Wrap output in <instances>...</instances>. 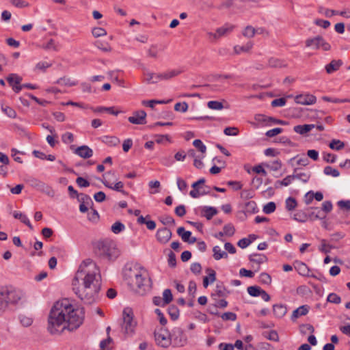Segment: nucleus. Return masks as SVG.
<instances>
[{
  "label": "nucleus",
  "mask_w": 350,
  "mask_h": 350,
  "mask_svg": "<svg viewBox=\"0 0 350 350\" xmlns=\"http://www.w3.org/2000/svg\"><path fill=\"white\" fill-rule=\"evenodd\" d=\"M73 291L85 304L96 301L101 287L99 268L91 259L83 260L72 281Z\"/></svg>",
  "instance_id": "1"
},
{
  "label": "nucleus",
  "mask_w": 350,
  "mask_h": 350,
  "mask_svg": "<svg viewBox=\"0 0 350 350\" xmlns=\"http://www.w3.org/2000/svg\"><path fill=\"white\" fill-rule=\"evenodd\" d=\"M84 320L83 308H76L68 299L56 301L52 307L48 319V331L51 334L62 333L64 330L78 329Z\"/></svg>",
  "instance_id": "2"
},
{
  "label": "nucleus",
  "mask_w": 350,
  "mask_h": 350,
  "mask_svg": "<svg viewBox=\"0 0 350 350\" xmlns=\"http://www.w3.org/2000/svg\"><path fill=\"white\" fill-rule=\"evenodd\" d=\"M123 277L130 289L139 295H145L152 287L148 271L138 264L129 267H126Z\"/></svg>",
  "instance_id": "3"
},
{
  "label": "nucleus",
  "mask_w": 350,
  "mask_h": 350,
  "mask_svg": "<svg viewBox=\"0 0 350 350\" xmlns=\"http://www.w3.org/2000/svg\"><path fill=\"white\" fill-rule=\"evenodd\" d=\"M94 251L96 255L107 260L116 259L119 256L115 242L110 239L97 241L94 245Z\"/></svg>",
  "instance_id": "4"
},
{
  "label": "nucleus",
  "mask_w": 350,
  "mask_h": 350,
  "mask_svg": "<svg viewBox=\"0 0 350 350\" xmlns=\"http://www.w3.org/2000/svg\"><path fill=\"white\" fill-rule=\"evenodd\" d=\"M20 293L17 291L2 288L0 289V315L5 310L9 304H15L21 299Z\"/></svg>",
  "instance_id": "5"
},
{
  "label": "nucleus",
  "mask_w": 350,
  "mask_h": 350,
  "mask_svg": "<svg viewBox=\"0 0 350 350\" xmlns=\"http://www.w3.org/2000/svg\"><path fill=\"white\" fill-rule=\"evenodd\" d=\"M170 338L173 347H183L187 343V336L185 331L179 327H175L171 330Z\"/></svg>",
  "instance_id": "6"
},
{
  "label": "nucleus",
  "mask_w": 350,
  "mask_h": 350,
  "mask_svg": "<svg viewBox=\"0 0 350 350\" xmlns=\"http://www.w3.org/2000/svg\"><path fill=\"white\" fill-rule=\"evenodd\" d=\"M156 344L162 348H168L171 345L170 332L167 329L161 327L154 330Z\"/></svg>",
  "instance_id": "7"
},
{
  "label": "nucleus",
  "mask_w": 350,
  "mask_h": 350,
  "mask_svg": "<svg viewBox=\"0 0 350 350\" xmlns=\"http://www.w3.org/2000/svg\"><path fill=\"white\" fill-rule=\"evenodd\" d=\"M305 44L306 47H310L315 50L321 49L325 51H327L331 49V45L326 42L321 36L308 38Z\"/></svg>",
  "instance_id": "8"
},
{
  "label": "nucleus",
  "mask_w": 350,
  "mask_h": 350,
  "mask_svg": "<svg viewBox=\"0 0 350 350\" xmlns=\"http://www.w3.org/2000/svg\"><path fill=\"white\" fill-rule=\"evenodd\" d=\"M123 325L126 334H133L136 326V322L133 320V312L131 308H125L123 310Z\"/></svg>",
  "instance_id": "9"
},
{
  "label": "nucleus",
  "mask_w": 350,
  "mask_h": 350,
  "mask_svg": "<svg viewBox=\"0 0 350 350\" xmlns=\"http://www.w3.org/2000/svg\"><path fill=\"white\" fill-rule=\"evenodd\" d=\"M29 183L31 187L48 196H53L54 195L53 190L47 184L37 178H31L29 180Z\"/></svg>",
  "instance_id": "10"
},
{
  "label": "nucleus",
  "mask_w": 350,
  "mask_h": 350,
  "mask_svg": "<svg viewBox=\"0 0 350 350\" xmlns=\"http://www.w3.org/2000/svg\"><path fill=\"white\" fill-rule=\"evenodd\" d=\"M234 28V25L229 23H226L224 26L217 28L215 33L208 32V35L209 36V38H213V40H217L219 38L232 32Z\"/></svg>",
  "instance_id": "11"
},
{
  "label": "nucleus",
  "mask_w": 350,
  "mask_h": 350,
  "mask_svg": "<svg viewBox=\"0 0 350 350\" xmlns=\"http://www.w3.org/2000/svg\"><path fill=\"white\" fill-rule=\"evenodd\" d=\"M23 79L17 74H10L7 77V81L10 86H12L13 91L15 93H19L23 88V84L21 82Z\"/></svg>",
  "instance_id": "12"
},
{
  "label": "nucleus",
  "mask_w": 350,
  "mask_h": 350,
  "mask_svg": "<svg viewBox=\"0 0 350 350\" xmlns=\"http://www.w3.org/2000/svg\"><path fill=\"white\" fill-rule=\"evenodd\" d=\"M172 235V231L164 227L157 230L156 238L161 244H166L170 240Z\"/></svg>",
  "instance_id": "13"
},
{
  "label": "nucleus",
  "mask_w": 350,
  "mask_h": 350,
  "mask_svg": "<svg viewBox=\"0 0 350 350\" xmlns=\"http://www.w3.org/2000/svg\"><path fill=\"white\" fill-rule=\"evenodd\" d=\"M295 101L297 104L310 105L317 102L315 96L310 94H299L295 96Z\"/></svg>",
  "instance_id": "14"
},
{
  "label": "nucleus",
  "mask_w": 350,
  "mask_h": 350,
  "mask_svg": "<svg viewBox=\"0 0 350 350\" xmlns=\"http://www.w3.org/2000/svg\"><path fill=\"white\" fill-rule=\"evenodd\" d=\"M146 113L144 110L137 111L133 113V116L129 117V122L135 124H146Z\"/></svg>",
  "instance_id": "15"
},
{
  "label": "nucleus",
  "mask_w": 350,
  "mask_h": 350,
  "mask_svg": "<svg viewBox=\"0 0 350 350\" xmlns=\"http://www.w3.org/2000/svg\"><path fill=\"white\" fill-rule=\"evenodd\" d=\"M74 152L83 159H89L93 155L92 149L86 145H83L77 148Z\"/></svg>",
  "instance_id": "16"
},
{
  "label": "nucleus",
  "mask_w": 350,
  "mask_h": 350,
  "mask_svg": "<svg viewBox=\"0 0 350 350\" xmlns=\"http://www.w3.org/2000/svg\"><path fill=\"white\" fill-rule=\"evenodd\" d=\"M308 219L310 218L311 220L323 219L326 217L325 214L322 213V211L318 207L308 208Z\"/></svg>",
  "instance_id": "17"
},
{
  "label": "nucleus",
  "mask_w": 350,
  "mask_h": 350,
  "mask_svg": "<svg viewBox=\"0 0 350 350\" xmlns=\"http://www.w3.org/2000/svg\"><path fill=\"white\" fill-rule=\"evenodd\" d=\"M310 307L308 305H303L293 310L291 319L295 321L297 319L301 316L306 315L309 312Z\"/></svg>",
  "instance_id": "18"
},
{
  "label": "nucleus",
  "mask_w": 350,
  "mask_h": 350,
  "mask_svg": "<svg viewBox=\"0 0 350 350\" xmlns=\"http://www.w3.org/2000/svg\"><path fill=\"white\" fill-rule=\"evenodd\" d=\"M273 312L275 317L282 318L287 312V308L286 305L282 304H277L273 306Z\"/></svg>",
  "instance_id": "19"
},
{
  "label": "nucleus",
  "mask_w": 350,
  "mask_h": 350,
  "mask_svg": "<svg viewBox=\"0 0 350 350\" xmlns=\"http://www.w3.org/2000/svg\"><path fill=\"white\" fill-rule=\"evenodd\" d=\"M217 212L215 207L204 206L202 208L201 215L206 217L207 220H211L214 215L217 214Z\"/></svg>",
  "instance_id": "20"
},
{
  "label": "nucleus",
  "mask_w": 350,
  "mask_h": 350,
  "mask_svg": "<svg viewBox=\"0 0 350 350\" xmlns=\"http://www.w3.org/2000/svg\"><path fill=\"white\" fill-rule=\"evenodd\" d=\"M295 269L299 275L309 276L310 269L306 263L301 261H296L295 262Z\"/></svg>",
  "instance_id": "21"
},
{
  "label": "nucleus",
  "mask_w": 350,
  "mask_h": 350,
  "mask_svg": "<svg viewBox=\"0 0 350 350\" xmlns=\"http://www.w3.org/2000/svg\"><path fill=\"white\" fill-rule=\"evenodd\" d=\"M258 211V208L254 201H249L244 204L243 212L245 215L254 214Z\"/></svg>",
  "instance_id": "22"
},
{
  "label": "nucleus",
  "mask_w": 350,
  "mask_h": 350,
  "mask_svg": "<svg viewBox=\"0 0 350 350\" xmlns=\"http://www.w3.org/2000/svg\"><path fill=\"white\" fill-rule=\"evenodd\" d=\"M298 168H295L293 172V175L295 177V179H299L304 183H307L310 177H311V173L310 172H298Z\"/></svg>",
  "instance_id": "23"
},
{
  "label": "nucleus",
  "mask_w": 350,
  "mask_h": 350,
  "mask_svg": "<svg viewBox=\"0 0 350 350\" xmlns=\"http://www.w3.org/2000/svg\"><path fill=\"white\" fill-rule=\"evenodd\" d=\"M101 181L105 187H107L109 189H111L113 190H115L116 191L121 192L124 195L127 194V192H126L124 190H123L124 184L122 182H121V181L117 182L113 186H112L111 184H110L109 182H107L105 180H102Z\"/></svg>",
  "instance_id": "24"
},
{
  "label": "nucleus",
  "mask_w": 350,
  "mask_h": 350,
  "mask_svg": "<svg viewBox=\"0 0 350 350\" xmlns=\"http://www.w3.org/2000/svg\"><path fill=\"white\" fill-rule=\"evenodd\" d=\"M342 62L340 59L338 60H332L329 64L325 66L326 72L328 74H331L336 70H338L340 67L342 66Z\"/></svg>",
  "instance_id": "25"
},
{
  "label": "nucleus",
  "mask_w": 350,
  "mask_h": 350,
  "mask_svg": "<svg viewBox=\"0 0 350 350\" xmlns=\"http://www.w3.org/2000/svg\"><path fill=\"white\" fill-rule=\"evenodd\" d=\"M13 216L15 219H19L22 223L27 226L31 230L33 229V226L26 215L21 212L14 211Z\"/></svg>",
  "instance_id": "26"
},
{
  "label": "nucleus",
  "mask_w": 350,
  "mask_h": 350,
  "mask_svg": "<svg viewBox=\"0 0 350 350\" xmlns=\"http://www.w3.org/2000/svg\"><path fill=\"white\" fill-rule=\"evenodd\" d=\"M314 126V124L297 125L294 127V131L300 135H304L310 132Z\"/></svg>",
  "instance_id": "27"
},
{
  "label": "nucleus",
  "mask_w": 350,
  "mask_h": 350,
  "mask_svg": "<svg viewBox=\"0 0 350 350\" xmlns=\"http://www.w3.org/2000/svg\"><path fill=\"white\" fill-rule=\"evenodd\" d=\"M213 258L216 260H219L221 258H228V255L227 252L222 251L219 246L215 245L213 248Z\"/></svg>",
  "instance_id": "28"
},
{
  "label": "nucleus",
  "mask_w": 350,
  "mask_h": 350,
  "mask_svg": "<svg viewBox=\"0 0 350 350\" xmlns=\"http://www.w3.org/2000/svg\"><path fill=\"white\" fill-rule=\"evenodd\" d=\"M229 293L230 292L226 288L222 282L217 284L215 287V295L219 297H226Z\"/></svg>",
  "instance_id": "29"
},
{
  "label": "nucleus",
  "mask_w": 350,
  "mask_h": 350,
  "mask_svg": "<svg viewBox=\"0 0 350 350\" xmlns=\"http://www.w3.org/2000/svg\"><path fill=\"white\" fill-rule=\"evenodd\" d=\"M249 260L251 262H254L258 265H260L264 262L267 261V258L265 255L262 254H252L250 255Z\"/></svg>",
  "instance_id": "30"
},
{
  "label": "nucleus",
  "mask_w": 350,
  "mask_h": 350,
  "mask_svg": "<svg viewBox=\"0 0 350 350\" xmlns=\"http://www.w3.org/2000/svg\"><path fill=\"white\" fill-rule=\"evenodd\" d=\"M94 111L96 113L107 112L114 116H118L120 113V111L115 109L114 107H98L94 109Z\"/></svg>",
  "instance_id": "31"
},
{
  "label": "nucleus",
  "mask_w": 350,
  "mask_h": 350,
  "mask_svg": "<svg viewBox=\"0 0 350 350\" xmlns=\"http://www.w3.org/2000/svg\"><path fill=\"white\" fill-rule=\"evenodd\" d=\"M102 142L109 146H116L120 142V139L115 136H103Z\"/></svg>",
  "instance_id": "32"
},
{
  "label": "nucleus",
  "mask_w": 350,
  "mask_h": 350,
  "mask_svg": "<svg viewBox=\"0 0 350 350\" xmlns=\"http://www.w3.org/2000/svg\"><path fill=\"white\" fill-rule=\"evenodd\" d=\"M318 12L319 14H323L325 17L327 18H331L332 16L338 14V10L328 9L321 5L318 7Z\"/></svg>",
  "instance_id": "33"
},
{
  "label": "nucleus",
  "mask_w": 350,
  "mask_h": 350,
  "mask_svg": "<svg viewBox=\"0 0 350 350\" xmlns=\"http://www.w3.org/2000/svg\"><path fill=\"white\" fill-rule=\"evenodd\" d=\"M268 66L271 68H282L286 66V64L282 59L271 57L268 60Z\"/></svg>",
  "instance_id": "34"
},
{
  "label": "nucleus",
  "mask_w": 350,
  "mask_h": 350,
  "mask_svg": "<svg viewBox=\"0 0 350 350\" xmlns=\"http://www.w3.org/2000/svg\"><path fill=\"white\" fill-rule=\"evenodd\" d=\"M253 42L250 41L247 42L245 45L243 46H239L237 45L234 47V51L235 53L240 54L242 52H247L249 51L252 47H253Z\"/></svg>",
  "instance_id": "35"
},
{
  "label": "nucleus",
  "mask_w": 350,
  "mask_h": 350,
  "mask_svg": "<svg viewBox=\"0 0 350 350\" xmlns=\"http://www.w3.org/2000/svg\"><path fill=\"white\" fill-rule=\"evenodd\" d=\"M295 180V177L293 174L292 175L286 176L284 179L282 180H277L275 182V187H278L279 186H288L291 183Z\"/></svg>",
  "instance_id": "36"
},
{
  "label": "nucleus",
  "mask_w": 350,
  "mask_h": 350,
  "mask_svg": "<svg viewBox=\"0 0 350 350\" xmlns=\"http://www.w3.org/2000/svg\"><path fill=\"white\" fill-rule=\"evenodd\" d=\"M57 84L62 85H66L68 87L75 86L77 85V81L71 80L70 78L64 77L62 78H59L57 82Z\"/></svg>",
  "instance_id": "37"
},
{
  "label": "nucleus",
  "mask_w": 350,
  "mask_h": 350,
  "mask_svg": "<svg viewBox=\"0 0 350 350\" xmlns=\"http://www.w3.org/2000/svg\"><path fill=\"white\" fill-rule=\"evenodd\" d=\"M168 314L173 321H176L179 317V309L174 305H172L168 308Z\"/></svg>",
  "instance_id": "38"
},
{
  "label": "nucleus",
  "mask_w": 350,
  "mask_h": 350,
  "mask_svg": "<svg viewBox=\"0 0 350 350\" xmlns=\"http://www.w3.org/2000/svg\"><path fill=\"white\" fill-rule=\"evenodd\" d=\"M180 73H181V71L177 70H167L166 72H164L161 73L163 81V80H169V79L178 75Z\"/></svg>",
  "instance_id": "39"
},
{
  "label": "nucleus",
  "mask_w": 350,
  "mask_h": 350,
  "mask_svg": "<svg viewBox=\"0 0 350 350\" xmlns=\"http://www.w3.org/2000/svg\"><path fill=\"white\" fill-rule=\"evenodd\" d=\"M248 294L252 297H258L260 295L262 288L258 286H250L247 288Z\"/></svg>",
  "instance_id": "40"
},
{
  "label": "nucleus",
  "mask_w": 350,
  "mask_h": 350,
  "mask_svg": "<svg viewBox=\"0 0 350 350\" xmlns=\"http://www.w3.org/2000/svg\"><path fill=\"white\" fill-rule=\"evenodd\" d=\"M163 302L164 303V304L167 305L168 304H170L172 299H173V296H172V291L169 288H167V289H165L163 292Z\"/></svg>",
  "instance_id": "41"
},
{
  "label": "nucleus",
  "mask_w": 350,
  "mask_h": 350,
  "mask_svg": "<svg viewBox=\"0 0 350 350\" xmlns=\"http://www.w3.org/2000/svg\"><path fill=\"white\" fill-rule=\"evenodd\" d=\"M159 220L163 225H171L172 226H175V220L172 216L170 215H162L159 217Z\"/></svg>",
  "instance_id": "42"
},
{
  "label": "nucleus",
  "mask_w": 350,
  "mask_h": 350,
  "mask_svg": "<svg viewBox=\"0 0 350 350\" xmlns=\"http://www.w3.org/2000/svg\"><path fill=\"white\" fill-rule=\"evenodd\" d=\"M242 34L243 36L248 38H253L256 34V29L253 27L252 25H247L243 29Z\"/></svg>",
  "instance_id": "43"
},
{
  "label": "nucleus",
  "mask_w": 350,
  "mask_h": 350,
  "mask_svg": "<svg viewBox=\"0 0 350 350\" xmlns=\"http://www.w3.org/2000/svg\"><path fill=\"white\" fill-rule=\"evenodd\" d=\"M1 110L8 116L9 118H15L16 117V111L7 105H1Z\"/></svg>",
  "instance_id": "44"
},
{
  "label": "nucleus",
  "mask_w": 350,
  "mask_h": 350,
  "mask_svg": "<svg viewBox=\"0 0 350 350\" xmlns=\"http://www.w3.org/2000/svg\"><path fill=\"white\" fill-rule=\"evenodd\" d=\"M323 173L327 176H332L333 177H338L340 175V172L338 170L334 169L329 165L324 167Z\"/></svg>",
  "instance_id": "45"
},
{
  "label": "nucleus",
  "mask_w": 350,
  "mask_h": 350,
  "mask_svg": "<svg viewBox=\"0 0 350 350\" xmlns=\"http://www.w3.org/2000/svg\"><path fill=\"white\" fill-rule=\"evenodd\" d=\"M329 146L331 149L340 150L345 147V144L339 139H333Z\"/></svg>",
  "instance_id": "46"
},
{
  "label": "nucleus",
  "mask_w": 350,
  "mask_h": 350,
  "mask_svg": "<svg viewBox=\"0 0 350 350\" xmlns=\"http://www.w3.org/2000/svg\"><path fill=\"white\" fill-rule=\"evenodd\" d=\"M77 200L81 203H83L84 204L89 205L90 204H93L92 200L90 196L88 194L85 193H79L77 197Z\"/></svg>",
  "instance_id": "47"
},
{
  "label": "nucleus",
  "mask_w": 350,
  "mask_h": 350,
  "mask_svg": "<svg viewBox=\"0 0 350 350\" xmlns=\"http://www.w3.org/2000/svg\"><path fill=\"white\" fill-rule=\"evenodd\" d=\"M293 219L299 222H305L308 220V215L301 211H299L294 214Z\"/></svg>",
  "instance_id": "48"
},
{
  "label": "nucleus",
  "mask_w": 350,
  "mask_h": 350,
  "mask_svg": "<svg viewBox=\"0 0 350 350\" xmlns=\"http://www.w3.org/2000/svg\"><path fill=\"white\" fill-rule=\"evenodd\" d=\"M193 145L198 149V150L202 153V155H204L206 151V146L200 139H195L193 142Z\"/></svg>",
  "instance_id": "49"
},
{
  "label": "nucleus",
  "mask_w": 350,
  "mask_h": 350,
  "mask_svg": "<svg viewBox=\"0 0 350 350\" xmlns=\"http://www.w3.org/2000/svg\"><path fill=\"white\" fill-rule=\"evenodd\" d=\"M286 208L288 211H293L297 205V201L294 198L288 197L285 202Z\"/></svg>",
  "instance_id": "50"
},
{
  "label": "nucleus",
  "mask_w": 350,
  "mask_h": 350,
  "mask_svg": "<svg viewBox=\"0 0 350 350\" xmlns=\"http://www.w3.org/2000/svg\"><path fill=\"white\" fill-rule=\"evenodd\" d=\"M208 108L215 110H221L224 108L223 103L217 100H211L207 103Z\"/></svg>",
  "instance_id": "51"
},
{
  "label": "nucleus",
  "mask_w": 350,
  "mask_h": 350,
  "mask_svg": "<svg viewBox=\"0 0 350 350\" xmlns=\"http://www.w3.org/2000/svg\"><path fill=\"white\" fill-rule=\"evenodd\" d=\"M125 229V226L120 221H116L111 226V231L114 234H118Z\"/></svg>",
  "instance_id": "52"
},
{
  "label": "nucleus",
  "mask_w": 350,
  "mask_h": 350,
  "mask_svg": "<svg viewBox=\"0 0 350 350\" xmlns=\"http://www.w3.org/2000/svg\"><path fill=\"white\" fill-rule=\"evenodd\" d=\"M276 205L273 202H269L266 204L262 208L263 212L265 214H271L275 211Z\"/></svg>",
  "instance_id": "53"
},
{
  "label": "nucleus",
  "mask_w": 350,
  "mask_h": 350,
  "mask_svg": "<svg viewBox=\"0 0 350 350\" xmlns=\"http://www.w3.org/2000/svg\"><path fill=\"white\" fill-rule=\"evenodd\" d=\"M259 282L264 284H270L271 282V278L269 274L262 272L259 275Z\"/></svg>",
  "instance_id": "54"
},
{
  "label": "nucleus",
  "mask_w": 350,
  "mask_h": 350,
  "mask_svg": "<svg viewBox=\"0 0 350 350\" xmlns=\"http://www.w3.org/2000/svg\"><path fill=\"white\" fill-rule=\"evenodd\" d=\"M223 321H234L237 319V314L232 312H226L220 315Z\"/></svg>",
  "instance_id": "55"
},
{
  "label": "nucleus",
  "mask_w": 350,
  "mask_h": 350,
  "mask_svg": "<svg viewBox=\"0 0 350 350\" xmlns=\"http://www.w3.org/2000/svg\"><path fill=\"white\" fill-rule=\"evenodd\" d=\"M263 336L269 340L279 341V336L275 330H271L269 333H264Z\"/></svg>",
  "instance_id": "56"
},
{
  "label": "nucleus",
  "mask_w": 350,
  "mask_h": 350,
  "mask_svg": "<svg viewBox=\"0 0 350 350\" xmlns=\"http://www.w3.org/2000/svg\"><path fill=\"white\" fill-rule=\"evenodd\" d=\"M223 232L226 236L232 237L235 232V229L232 224H228L224 226Z\"/></svg>",
  "instance_id": "57"
},
{
  "label": "nucleus",
  "mask_w": 350,
  "mask_h": 350,
  "mask_svg": "<svg viewBox=\"0 0 350 350\" xmlns=\"http://www.w3.org/2000/svg\"><path fill=\"white\" fill-rule=\"evenodd\" d=\"M327 301L330 303L338 304L341 302V298L337 294L332 293L328 295Z\"/></svg>",
  "instance_id": "58"
},
{
  "label": "nucleus",
  "mask_w": 350,
  "mask_h": 350,
  "mask_svg": "<svg viewBox=\"0 0 350 350\" xmlns=\"http://www.w3.org/2000/svg\"><path fill=\"white\" fill-rule=\"evenodd\" d=\"M95 46L98 49H99L105 52H108V51H111V47L107 42H103L98 40L96 42Z\"/></svg>",
  "instance_id": "59"
},
{
  "label": "nucleus",
  "mask_w": 350,
  "mask_h": 350,
  "mask_svg": "<svg viewBox=\"0 0 350 350\" xmlns=\"http://www.w3.org/2000/svg\"><path fill=\"white\" fill-rule=\"evenodd\" d=\"M10 3L18 8H23L29 6V3L23 0H10Z\"/></svg>",
  "instance_id": "60"
},
{
  "label": "nucleus",
  "mask_w": 350,
  "mask_h": 350,
  "mask_svg": "<svg viewBox=\"0 0 350 350\" xmlns=\"http://www.w3.org/2000/svg\"><path fill=\"white\" fill-rule=\"evenodd\" d=\"M92 33L95 38L100 37L107 34L106 30L102 27L93 28Z\"/></svg>",
  "instance_id": "61"
},
{
  "label": "nucleus",
  "mask_w": 350,
  "mask_h": 350,
  "mask_svg": "<svg viewBox=\"0 0 350 350\" xmlns=\"http://www.w3.org/2000/svg\"><path fill=\"white\" fill-rule=\"evenodd\" d=\"M314 23L317 26L323 27V29H327L331 25L329 21L320 18L315 19L314 21Z\"/></svg>",
  "instance_id": "62"
},
{
  "label": "nucleus",
  "mask_w": 350,
  "mask_h": 350,
  "mask_svg": "<svg viewBox=\"0 0 350 350\" xmlns=\"http://www.w3.org/2000/svg\"><path fill=\"white\" fill-rule=\"evenodd\" d=\"M62 140L65 144H70L74 142V135L72 133L66 132L62 136Z\"/></svg>",
  "instance_id": "63"
},
{
  "label": "nucleus",
  "mask_w": 350,
  "mask_h": 350,
  "mask_svg": "<svg viewBox=\"0 0 350 350\" xmlns=\"http://www.w3.org/2000/svg\"><path fill=\"white\" fill-rule=\"evenodd\" d=\"M188 109V104L186 102L177 103L174 105V110L176 111L185 112Z\"/></svg>",
  "instance_id": "64"
}]
</instances>
